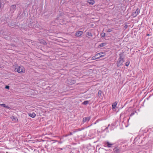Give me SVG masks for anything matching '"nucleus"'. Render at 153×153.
Segmentation results:
<instances>
[{
  "mask_svg": "<svg viewBox=\"0 0 153 153\" xmlns=\"http://www.w3.org/2000/svg\"><path fill=\"white\" fill-rule=\"evenodd\" d=\"M123 52L120 53L119 55V57L118 58V60L117 62V66L119 67L123 65V63L124 61V58L122 57L123 55Z\"/></svg>",
  "mask_w": 153,
  "mask_h": 153,
  "instance_id": "f257e3e1",
  "label": "nucleus"
},
{
  "mask_svg": "<svg viewBox=\"0 0 153 153\" xmlns=\"http://www.w3.org/2000/svg\"><path fill=\"white\" fill-rule=\"evenodd\" d=\"M28 16V13L26 14L25 10H24L23 13H22V11H19L18 13V17L19 19L23 18L24 17H27Z\"/></svg>",
  "mask_w": 153,
  "mask_h": 153,
  "instance_id": "f03ea898",
  "label": "nucleus"
},
{
  "mask_svg": "<svg viewBox=\"0 0 153 153\" xmlns=\"http://www.w3.org/2000/svg\"><path fill=\"white\" fill-rule=\"evenodd\" d=\"M16 70L19 73H25V69L23 66H20L18 67L17 68H15V70Z\"/></svg>",
  "mask_w": 153,
  "mask_h": 153,
  "instance_id": "7ed1b4c3",
  "label": "nucleus"
},
{
  "mask_svg": "<svg viewBox=\"0 0 153 153\" xmlns=\"http://www.w3.org/2000/svg\"><path fill=\"white\" fill-rule=\"evenodd\" d=\"M103 144L104 146L108 148L112 147V146L114 145V143H112L108 141L104 142Z\"/></svg>",
  "mask_w": 153,
  "mask_h": 153,
  "instance_id": "20e7f679",
  "label": "nucleus"
},
{
  "mask_svg": "<svg viewBox=\"0 0 153 153\" xmlns=\"http://www.w3.org/2000/svg\"><path fill=\"white\" fill-rule=\"evenodd\" d=\"M52 13V12L51 11H49L48 12L45 13L43 17L45 19H48Z\"/></svg>",
  "mask_w": 153,
  "mask_h": 153,
  "instance_id": "39448f33",
  "label": "nucleus"
},
{
  "mask_svg": "<svg viewBox=\"0 0 153 153\" xmlns=\"http://www.w3.org/2000/svg\"><path fill=\"white\" fill-rule=\"evenodd\" d=\"M16 9V6L15 4L12 5L10 6V12L11 13H14Z\"/></svg>",
  "mask_w": 153,
  "mask_h": 153,
  "instance_id": "423d86ee",
  "label": "nucleus"
},
{
  "mask_svg": "<svg viewBox=\"0 0 153 153\" xmlns=\"http://www.w3.org/2000/svg\"><path fill=\"white\" fill-rule=\"evenodd\" d=\"M36 23L35 22H32L31 23H30L28 24V26L30 28H34L36 27Z\"/></svg>",
  "mask_w": 153,
  "mask_h": 153,
  "instance_id": "0eeeda50",
  "label": "nucleus"
},
{
  "mask_svg": "<svg viewBox=\"0 0 153 153\" xmlns=\"http://www.w3.org/2000/svg\"><path fill=\"white\" fill-rule=\"evenodd\" d=\"M140 11V10L138 8H137L135 12L132 13V16L133 17H136L139 13Z\"/></svg>",
  "mask_w": 153,
  "mask_h": 153,
  "instance_id": "6e6552de",
  "label": "nucleus"
},
{
  "mask_svg": "<svg viewBox=\"0 0 153 153\" xmlns=\"http://www.w3.org/2000/svg\"><path fill=\"white\" fill-rule=\"evenodd\" d=\"M91 119L90 117H88L83 118V119L82 122L83 123L87 121L88 122Z\"/></svg>",
  "mask_w": 153,
  "mask_h": 153,
  "instance_id": "1a4fd4ad",
  "label": "nucleus"
},
{
  "mask_svg": "<svg viewBox=\"0 0 153 153\" xmlns=\"http://www.w3.org/2000/svg\"><path fill=\"white\" fill-rule=\"evenodd\" d=\"M113 150L114 153H120V150L117 147L114 148L113 149Z\"/></svg>",
  "mask_w": 153,
  "mask_h": 153,
  "instance_id": "9d476101",
  "label": "nucleus"
},
{
  "mask_svg": "<svg viewBox=\"0 0 153 153\" xmlns=\"http://www.w3.org/2000/svg\"><path fill=\"white\" fill-rule=\"evenodd\" d=\"M4 5V0H0V9L3 7Z\"/></svg>",
  "mask_w": 153,
  "mask_h": 153,
  "instance_id": "9b49d317",
  "label": "nucleus"
},
{
  "mask_svg": "<svg viewBox=\"0 0 153 153\" xmlns=\"http://www.w3.org/2000/svg\"><path fill=\"white\" fill-rule=\"evenodd\" d=\"M12 120L16 122H18V119L17 117L14 116H12L11 117Z\"/></svg>",
  "mask_w": 153,
  "mask_h": 153,
  "instance_id": "f8f14e48",
  "label": "nucleus"
},
{
  "mask_svg": "<svg viewBox=\"0 0 153 153\" xmlns=\"http://www.w3.org/2000/svg\"><path fill=\"white\" fill-rule=\"evenodd\" d=\"M0 105L1 106L3 107L9 109H11V108L8 106L6 105L5 104H0Z\"/></svg>",
  "mask_w": 153,
  "mask_h": 153,
  "instance_id": "ddd939ff",
  "label": "nucleus"
},
{
  "mask_svg": "<svg viewBox=\"0 0 153 153\" xmlns=\"http://www.w3.org/2000/svg\"><path fill=\"white\" fill-rule=\"evenodd\" d=\"M107 43H103L100 44L98 46V48H100L102 47L106 46L107 45Z\"/></svg>",
  "mask_w": 153,
  "mask_h": 153,
  "instance_id": "4468645a",
  "label": "nucleus"
},
{
  "mask_svg": "<svg viewBox=\"0 0 153 153\" xmlns=\"http://www.w3.org/2000/svg\"><path fill=\"white\" fill-rule=\"evenodd\" d=\"M103 94L101 90H99L98 93V96L100 98L101 97H102V94Z\"/></svg>",
  "mask_w": 153,
  "mask_h": 153,
  "instance_id": "2eb2a0df",
  "label": "nucleus"
},
{
  "mask_svg": "<svg viewBox=\"0 0 153 153\" xmlns=\"http://www.w3.org/2000/svg\"><path fill=\"white\" fill-rule=\"evenodd\" d=\"M36 114L34 112H33L32 114H29V116L32 117V118H34L36 116Z\"/></svg>",
  "mask_w": 153,
  "mask_h": 153,
  "instance_id": "dca6fc26",
  "label": "nucleus"
},
{
  "mask_svg": "<svg viewBox=\"0 0 153 153\" xmlns=\"http://www.w3.org/2000/svg\"><path fill=\"white\" fill-rule=\"evenodd\" d=\"M83 33V32L82 31H77V36H81Z\"/></svg>",
  "mask_w": 153,
  "mask_h": 153,
  "instance_id": "f3484780",
  "label": "nucleus"
},
{
  "mask_svg": "<svg viewBox=\"0 0 153 153\" xmlns=\"http://www.w3.org/2000/svg\"><path fill=\"white\" fill-rule=\"evenodd\" d=\"M69 82H70V84H73L75 83V82H76V81L74 80L71 79H69Z\"/></svg>",
  "mask_w": 153,
  "mask_h": 153,
  "instance_id": "a211bd4d",
  "label": "nucleus"
},
{
  "mask_svg": "<svg viewBox=\"0 0 153 153\" xmlns=\"http://www.w3.org/2000/svg\"><path fill=\"white\" fill-rule=\"evenodd\" d=\"M63 15V13H60L59 14V15L57 17V18L56 19V20H57L59 21V18H60V16H62Z\"/></svg>",
  "mask_w": 153,
  "mask_h": 153,
  "instance_id": "6ab92c4d",
  "label": "nucleus"
},
{
  "mask_svg": "<svg viewBox=\"0 0 153 153\" xmlns=\"http://www.w3.org/2000/svg\"><path fill=\"white\" fill-rule=\"evenodd\" d=\"M117 103H116L115 102V103L113 104L112 105V109H114L116 107V105H117Z\"/></svg>",
  "mask_w": 153,
  "mask_h": 153,
  "instance_id": "aec40b11",
  "label": "nucleus"
},
{
  "mask_svg": "<svg viewBox=\"0 0 153 153\" xmlns=\"http://www.w3.org/2000/svg\"><path fill=\"white\" fill-rule=\"evenodd\" d=\"M89 102V101L88 100H86L84 101L82 103V104L86 105Z\"/></svg>",
  "mask_w": 153,
  "mask_h": 153,
  "instance_id": "412c9836",
  "label": "nucleus"
},
{
  "mask_svg": "<svg viewBox=\"0 0 153 153\" xmlns=\"http://www.w3.org/2000/svg\"><path fill=\"white\" fill-rule=\"evenodd\" d=\"M86 34L89 37H92V33L90 32H86Z\"/></svg>",
  "mask_w": 153,
  "mask_h": 153,
  "instance_id": "4be33fe9",
  "label": "nucleus"
},
{
  "mask_svg": "<svg viewBox=\"0 0 153 153\" xmlns=\"http://www.w3.org/2000/svg\"><path fill=\"white\" fill-rule=\"evenodd\" d=\"M88 3L90 5H93L94 3V0H90L89 1H88Z\"/></svg>",
  "mask_w": 153,
  "mask_h": 153,
  "instance_id": "5701e85b",
  "label": "nucleus"
},
{
  "mask_svg": "<svg viewBox=\"0 0 153 153\" xmlns=\"http://www.w3.org/2000/svg\"><path fill=\"white\" fill-rule=\"evenodd\" d=\"M101 53H98L97 54H96L95 56H96V57H97V59H98L100 57H101L102 56H99V54H101Z\"/></svg>",
  "mask_w": 153,
  "mask_h": 153,
  "instance_id": "b1692460",
  "label": "nucleus"
},
{
  "mask_svg": "<svg viewBox=\"0 0 153 153\" xmlns=\"http://www.w3.org/2000/svg\"><path fill=\"white\" fill-rule=\"evenodd\" d=\"M40 42L41 43H42L44 44H47L45 40L42 39L41 40Z\"/></svg>",
  "mask_w": 153,
  "mask_h": 153,
  "instance_id": "393cba45",
  "label": "nucleus"
},
{
  "mask_svg": "<svg viewBox=\"0 0 153 153\" xmlns=\"http://www.w3.org/2000/svg\"><path fill=\"white\" fill-rule=\"evenodd\" d=\"M105 33H102L100 34L101 36L103 38H104V37H105Z\"/></svg>",
  "mask_w": 153,
  "mask_h": 153,
  "instance_id": "a878e982",
  "label": "nucleus"
},
{
  "mask_svg": "<svg viewBox=\"0 0 153 153\" xmlns=\"http://www.w3.org/2000/svg\"><path fill=\"white\" fill-rule=\"evenodd\" d=\"M29 23H31L32 22H33V20L31 18H29Z\"/></svg>",
  "mask_w": 153,
  "mask_h": 153,
  "instance_id": "bb28decb",
  "label": "nucleus"
},
{
  "mask_svg": "<svg viewBox=\"0 0 153 153\" xmlns=\"http://www.w3.org/2000/svg\"><path fill=\"white\" fill-rule=\"evenodd\" d=\"M129 63H130L129 61H128V62H126V64H125L126 66L128 67L129 65Z\"/></svg>",
  "mask_w": 153,
  "mask_h": 153,
  "instance_id": "cd10ccee",
  "label": "nucleus"
},
{
  "mask_svg": "<svg viewBox=\"0 0 153 153\" xmlns=\"http://www.w3.org/2000/svg\"><path fill=\"white\" fill-rule=\"evenodd\" d=\"M135 112H136V111H135V112L134 111H133L132 112L131 114H130V117H131L132 116H133L135 114Z\"/></svg>",
  "mask_w": 153,
  "mask_h": 153,
  "instance_id": "c85d7f7f",
  "label": "nucleus"
},
{
  "mask_svg": "<svg viewBox=\"0 0 153 153\" xmlns=\"http://www.w3.org/2000/svg\"><path fill=\"white\" fill-rule=\"evenodd\" d=\"M75 131H74L73 132H70L69 133H68L69 135H72L73 134H74L75 133Z\"/></svg>",
  "mask_w": 153,
  "mask_h": 153,
  "instance_id": "c756f323",
  "label": "nucleus"
},
{
  "mask_svg": "<svg viewBox=\"0 0 153 153\" xmlns=\"http://www.w3.org/2000/svg\"><path fill=\"white\" fill-rule=\"evenodd\" d=\"M10 88V86L8 85H6L5 88V89H9Z\"/></svg>",
  "mask_w": 153,
  "mask_h": 153,
  "instance_id": "7c9ffc66",
  "label": "nucleus"
},
{
  "mask_svg": "<svg viewBox=\"0 0 153 153\" xmlns=\"http://www.w3.org/2000/svg\"><path fill=\"white\" fill-rule=\"evenodd\" d=\"M96 56H94L93 57H92V60H95V59H97V58Z\"/></svg>",
  "mask_w": 153,
  "mask_h": 153,
  "instance_id": "2f4dec72",
  "label": "nucleus"
},
{
  "mask_svg": "<svg viewBox=\"0 0 153 153\" xmlns=\"http://www.w3.org/2000/svg\"><path fill=\"white\" fill-rule=\"evenodd\" d=\"M84 129V128H79L77 129V131H80L81 130H83Z\"/></svg>",
  "mask_w": 153,
  "mask_h": 153,
  "instance_id": "473e14b6",
  "label": "nucleus"
},
{
  "mask_svg": "<svg viewBox=\"0 0 153 153\" xmlns=\"http://www.w3.org/2000/svg\"><path fill=\"white\" fill-rule=\"evenodd\" d=\"M112 31V29H109L107 30V32H110Z\"/></svg>",
  "mask_w": 153,
  "mask_h": 153,
  "instance_id": "72a5a7b5",
  "label": "nucleus"
},
{
  "mask_svg": "<svg viewBox=\"0 0 153 153\" xmlns=\"http://www.w3.org/2000/svg\"><path fill=\"white\" fill-rule=\"evenodd\" d=\"M72 2L74 3V4H76V0H72Z\"/></svg>",
  "mask_w": 153,
  "mask_h": 153,
  "instance_id": "f704fd0d",
  "label": "nucleus"
},
{
  "mask_svg": "<svg viewBox=\"0 0 153 153\" xmlns=\"http://www.w3.org/2000/svg\"><path fill=\"white\" fill-rule=\"evenodd\" d=\"M99 120H97L96 121V122H95V123H94V124H96L97 123H98V122H99Z\"/></svg>",
  "mask_w": 153,
  "mask_h": 153,
  "instance_id": "c9c22d12",
  "label": "nucleus"
},
{
  "mask_svg": "<svg viewBox=\"0 0 153 153\" xmlns=\"http://www.w3.org/2000/svg\"><path fill=\"white\" fill-rule=\"evenodd\" d=\"M69 136V134H66L65 135V136L66 137H67L68 136Z\"/></svg>",
  "mask_w": 153,
  "mask_h": 153,
  "instance_id": "e433bc0d",
  "label": "nucleus"
},
{
  "mask_svg": "<svg viewBox=\"0 0 153 153\" xmlns=\"http://www.w3.org/2000/svg\"><path fill=\"white\" fill-rule=\"evenodd\" d=\"M123 114H123V113H122L120 114V117H121V116L122 115H123Z\"/></svg>",
  "mask_w": 153,
  "mask_h": 153,
  "instance_id": "4c0bfd02",
  "label": "nucleus"
},
{
  "mask_svg": "<svg viewBox=\"0 0 153 153\" xmlns=\"http://www.w3.org/2000/svg\"><path fill=\"white\" fill-rule=\"evenodd\" d=\"M92 125V124H91L90 125V126H88L87 127V128H88V127H89L90 126H91Z\"/></svg>",
  "mask_w": 153,
  "mask_h": 153,
  "instance_id": "58836bf2",
  "label": "nucleus"
},
{
  "mask_svg": "<svg viewBox=\"0 0 153 153\" xmlns=\"http://www.w3.org/2000/svg\"><path fill=\"white\" fill-rule=\"evenodd\" d=\"M75 36H76V32L75 33Z\"/></svg>",
  "mask_w": 153,
  "mask_h": 153,
  "instance_id": "ea45409f",
  "label": "nucleus"
},
{
  "mask_svg": "<svg viewBox=\"0 0 153 153\" xmlns=\"http://www.w3.org/2000/svg\"><path fill=\"white\" fill-rule=\"evenodd\" d=\"M125 27L126 28L127 27V25H125Z\"/></svg>",
  "mask_w": 153,
  "mask_h": 153,
  "instance_id": "a19ab883",
  "label": "nucleus"
},
{
  "mask_svg": "<svg viewBox=\"0 0 153 153\" xmlns=\"http://www.w3.org/2000/svg\"><path fill=\"white\" fill-rule=\"evenodd\" d=\"M99 56H102V55H101V54H99Z\"/></svg>",
  "mask_w": 153,
  "mask_h": 153,
  "instance_id": "79ce46f5",
  "label": "nucleus"
},
{
  "mask_svg": "<svg viewBox=\"0 0 153 153\" xmlns=\"http://www.w3.org/2000/svg\"><path fill=\"white\" fill-rule=\"evenodd\" d=\"M78 152H79V151H77V153H78Z\"/></svg>",
  "mask_w": 153,
  "mask_h": 153,
  "instance_id": "37998d69",
  "label": "nucleus"
},
{
  "mask_svg": "<svg viewBox=\"0 0 153 153\" xmlns=\"http://www.w3.org/2000/svg\"><path fill=\"white\" fill-rule=\"evenodd\" d=\"M147 36H149V34H147Z\"/></svg>",
  "mask_w": 153,
  "mask_h": 153,
  "instance_id": "c03bdc74",
  "label": "nucleus"
},
{
  "mask_svg": "<svg viewBox=\"0 0 153 153\" xmlns=\"http://www.w3.org/2000/svg\"><path fill=\"white\" fill-rule=\"evenodd\" d=\"M108 128V127H107V128H106L105 129H107Z\"/></svg>",
  "mask_w": 153,
  "mask_h": 153,
  "instance_id": "a18cd8bd",
  "label": "nucleus"
}]
</instances>
